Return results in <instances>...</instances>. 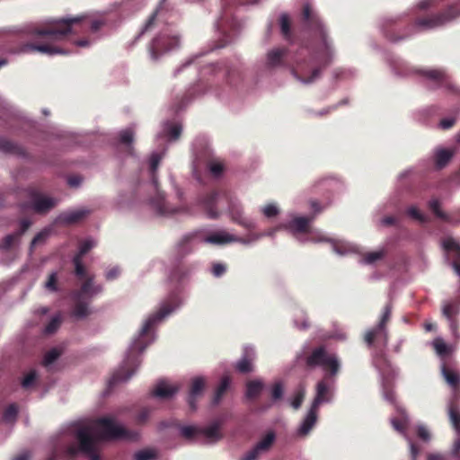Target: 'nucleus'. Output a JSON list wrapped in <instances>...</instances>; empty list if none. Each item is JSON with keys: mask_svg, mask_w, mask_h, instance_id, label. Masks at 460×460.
<instances>
[{"mask_svg": "<svg viewBox=\"0 0 460 460\" xmlns=\"http://www.w3.org/2000/svg\"><path fill=\"white\" fill-rule=\"evenodd\" d=\"M442 314L447 319L456 318L460 314V303L449 302L444 304L442 307Z\"/></svg>", "mask_w": 460, "mask_h": 460, "instance_id": "c9c22d12", "label": "nucleus"}, {"mask_svg": "<svg viewBox=\"0 0 460 460\" xmlns=\"http://www.w3.org/2000/svg\"><path fill=\"white\" fill-rule=\"evenodd\" d=\"M417 434L419 438L425 442H429L431 438L429 430L424 425L417 426Z\"/></svg>", "mask_w": 460, "mask_h": 460, "instance_id": "e2e57ef3", "label": "nucleus"}, {"mask_svg": "<svg viewBox=\"0 0 460 460\" xmlns=\"http://www.w3.org/2000/svg\"><path fill=\"white\" fill-rule=\"evenodd\" d=\"M401 205L400 193L395 191L387 199L385 208L390 209H399Z\"/></svg>", "mask_w": 460, "mask_h": 460, "instance_id": "8fccbe9b", "label": "nucleus"}, {"mask_svg": "<svg viewBox=\"0 0 460 460\" xmlns=\"http://www.w3.org/2000/svg\"><path fill=\"white\" fill-rule=\"evenodd\" d=\"M102 291V287L101 285H93V277H89L81 285L80 289L74 293L73 297H79L84 299V297L92 298L93 296L101 293Z\"/></svg>", "mask_w": 460, "mask_h": 460, "instance_id": "2eb2a0df", "label": "nucleus"}, {"mask_svg": "<svg viewBox=\"0 0 460 460\" xmlns=\"http://www.w3.org/2000/svg\"><path fill=\"white\" fill-rule=\"evenodd\" d=\"M387 253V249L385 245L380 246L378 249L367 252L361 260L363 264L372 265L378 261L385 258Z\"/></svg>", "mask_w": 460, "mask_h": 460, "instance_id": "393cba45", "label": "nucleus"}, {"mask_svg": "<svg viewBox=\"0 0 460 460\" xmlns=\"http://www.w3.org/2000/svg\"><path fill=\"white\" fill-rule=\"evenodd\" d=\"M180 45V39L176 35H170L166 32H160L155 37L148 46L150 57L157 61L160 57L169 51L177 49Z\"/></svg>", "mask_w": 460, "mask_h": 460, "instance_id": "1a4fd4ad", "label": "nucleus"}, {"mask_svg": "<svg viewBox=\"0 0 460 460\" xmlns=\"http://www.w3.org/2000/svg\"><path fill=\"white\" fill-rule=\"evenodd\" d=\"M429 207L438 217H439L448 223L457 224L460 222V210L458 211L457 217H451V216L444 213L443 211H441L439 201L437 199H433L429 200Z\"/></svg>", "mask_w": 460, "mask_h": 460, "instance_id": "4be33fe9", "label": "nucleus"}, {"mask_svg": "<svg viewBox=\"0 0 460 460\" xmlns=\"http://www.w3.org/2000/svg\"><path fill=\"white\" fill-rule=\"evenodd\" d=\"M454 155L452 150L440 148L435 152L434 160L438 169L444 168Z\"/></svg>", "mask_w": 460, "mask_h": 460, "instance_id": "b1692460", "label": "nucleus"}, {"mask_svg": "<svg viewBox=\"0 0 460 460\" xmlns=\"http://www.w3.org/2000/svg\"><path fill=\"white\" fill-rule=\"evenodd\" d=\"M77 25L82 30L88 26L92 32H97L105 25V21L91 19L89 15L83 14L56 21L46 27L34 28L31 33L36 37V40L23 44L21 51L23 53L40 52L49 56L66 54L67 52L58 47L57 42L66 40L69 34L75 32V28Z\"/></svg>", "mask_w": 460, "mask_h": 460, "instance_id": "20e7f679", "label": "nucleus"}, {"mask_svg": "<svg viewBox=\"0 0 460 460\" xmlns=\"http://www.w3.org/2000/svg\"><path fill=\"white\" fill-rule=\"evenodd\" d=\"M288 53L286 48H277L267 53L266 66L269 68H276L285 66V58Z\"/></svg>", "mask_w": 460, "mask_h": 460, "instance_id": "dca6fc26", "label": "nucleus"}, {"mask_svg": "<svg viewBox=\"0 0 460 460\" xmlns=\"http://www.w3.org/2000/svg\"><path fill=\"white\" fill-rule=\"evenodd\" d=\"M217 200V193L211 192L206 196L203 200L206 213L209 218L215 219L218 217V212L215 208Z\"/></svg>", "mask_w": 460, "mask_h": 460, "instance_id": "cd10ccee", "label": "nucleus"}, {"mask_svg": "<svg viewBox=\"0 0 460 460\" xmlns=\"http://www.w3.org/2000/svg\"><path fill=\"white\" fill-rule=\"evenodd\" d=\"M73 264L75 266V274L79 279L86 278V269L83 264V260L79 258H73Z\"/></svg>", "mask_w": 460, "mask_h": 460, "instance_id": "864d4df0", "label": "nucleus"}, {"mask_svg": "<svg viewBox=\"0 0 460 460\" xmlns=\"http://www.w3.org/2000/svg\"><path fill=\"white\" fill-rule=\"evenodd\" d=\"M406 214L412 219L417 220L420 223L427 222L428 218L427 217L420 211V209L417 208V206H410L406 209Z\"/></svg>", "mask_w": 460, "mask_h": 460, "instance_id": "a18cd8bd", "label": "nucleus"}, {"mask_svg": "<svg viewBox=\"0 0 460 460\" xmlns=\"http://www.w3.org/2000/svg\"><path fill=\"white\" fill-rule=\"evenodd\" d=\"M91 213L92 210L89 208H80L76 210L65 211L60 213L57 217L55 222L58 225H75L87 217Z\"/></svg>", "mask_w": 460, "mask_h": 460, "instance_id": "4468645a", "label": "nucleus"}, {"mask_svg": "<svg viewBox=\"0 0 460 460\" xmlns=\"http://www.w3.org/2000/svg\"><path fill=\"white\" fill-rule=\"evenodd\" d=\"M77 444H70L66 449L67 456L74 458L84 453L90 460H100L97 442L101 439L131 438V434L123 427L118 426L111 418L103 417L94 421V428H80L75 434Z\"/></svg>", "mask_w": 460, "mask_h": 460, "instance_id": "39448f33", "label": "nucleus"}, {"mask_svg": "<svg viewBox=\"0 0 460 460\" xmlns=\"http://www.w3.org/2000/svg\"><path fill=\"white\" fill-rule=\"evenodd\" d=\"M314 219L312 217H296L286 226L293 233L306 234L310 230V223Z\"/></svg>", "mask_w": 460, "mask_h": 460, "instance_id": "a211bd4d", "label": "nucleus"}, {"mask_svg": "<svg viewBox=\"0 0 460 460\" xmlns=\"http://www.w3.org/2000/svg\"><path fill=\"white\" fill-rule=\"evenodd\" d=\"M18 415V406L16 403H11L3 413L4 422H14Z\"/></svg>", "mask_w": 460, "mask_h": 460, "instance_id": "79ce46f5", "label": "nucleus"}, {"mask_svg": "<svg viewBox=\"0 0 460 460\" xmlns=\"http://www.w3.org/2000/svg\"><path fill=\"white\" fill-rule=\"evenodd\" d=\"M460 18V0H418L412 9L386 15L377 22L380 33L397 43L424 31L435 30Z\"/></svg>", "mask_w": 460, "mask_h": 460, "instance_id": "f257e3e1", "label": "nucleus"}, {"mask_svg": "<svg viewBox=\"0 0 460 460\" xmlns=\"http://www.w3.org/2000/svg\"><path fill=\"white\" fill-rule=\"evenodd\" d=\"M441 247L447 261L453 268L455 273L460 277V242L452 236H446L441 241Z\"/></svg>", "mask_w": 460, "mask_h": 460, "instance_id": "9b49d317", "label": "nucleus"}, {"mask_svg": "<svg viewBox=\"0 0 460 460\" xmlns=\"http://www.w3.org/2000/svg\"><path fill=\"white\" fill-rule=\"evenodd\" d=\"M318 418V409L310 407L306 416L303 420L298 430L297 435L305 437L310 433L314 427Z\"/></svg>", "mask_w": 460, "mask_h": 460, "instance_id": "6ab92c4d", "label": "nucleus"}, {"mask_svg": "<svg viewBox=\"0 0 460 460\" xmlns=\"http://www.w3.org/2000/svg\"><path fill=\"white\" fill-rule=\"evenodd\" d=\"M333 375L325 374L323 378L316 385V394L312 402L314 408L319 409L323 402H328L331 399V379Z\"/></svg>", "mask_w": 460, "mask_h": 460, "instance_id": "ddd939ff", "label": "nucleus"}, {"mask_svg": "<svg viewBox=\"0 0 460 460\" xmlns=\"http://www.w3.org/2000/svg\"><path fill=\"white\" fill-rule=\"evenodd\" d=\"M155 454L153 451L145 449L140 450L135 454V460H151L155 458Z\"/></svg>", "mask_w": 460, "mask_h": 460, "instance_id": "0e129e2a", "label": "nucleus"}, {"mask_svg": "<svg viewBox=\"0 0 460 460\" xmlns=\"http://www.w3.org/2000/svg\"><path fill=\"white\" fill-rule=\"evenodd\" d=\"M37 379V374L34 370L29 372L22 381V386L24 389L31 387Z\"/></svg>", "mask_w": 460, "mask_h": 460, "instance_id": "13d9d810", "label": "nucleus"}, {"mask_svg": "<svg viewBox=\"0 0 460 460\" xmlns=\"http://www.w3.org/2000/svg\"><path fill=\"white\" fill-rule=\"evenodd\" d=\"M0 151L6 154H22V148L21 146L3 137H0Z\"/></svg>", "mask_w": 460, "mask_h": 460, "instance_id": "473e14b6", "label": "nucleus"}, {"mask_svg": "<svg viewBox=\"0 0 460 460\" xmlns=\"http://www.w3.org/2000/svg\"><path fill=\"white\" fill-rule=\"evenodd\" d=\"M120 270L119 267H112L109 269L105 273V278L108 281H111L119 278Z\"/></svg>", "mask_w": 460, "mask_h": 460, "instance_id": "69168bd1", "label": "nucleus"}, {"mask_svg": "<svg viewBox=\"0 0 460 460\" xmlns=\"http://www.w3.org/2000/svg\"><path fill=\"white\" fill-rule=\"evenodd\" d=\"M94 246V243L91 240L84 241L79 247V252L74 256V258H79L83 260V257Z\"/></svg>", "mask_w": 460, "mask_h": 460, "instance_id": "6e6d98bb", "label": "nucleus"}, {"mask_svg": "<svg viewBox=\"0 0 460 460\" xmlns=\"http://www.w3.org/2000/svg\"><path fill=\"white\" fill-rule=\"evenodd\" d=\"M239 241L240 239L238 237L230 234L226 231L215 232L205 237V242L219 245Z\"/></svg>", "mask_w": 460, "mask_h": 460, "instance_id": "aec40b11", "label": "nucleus"}, {"mask_svg": "<svg viewBox=\"0 0 460 460\" xmlns=\"http://www.w3.org/2000/svg\"><path fill=\"white\" fill-rule=\"evenodd\" d=\"M432 345H433V348H434L436 353L439 357H444V356L447 355L449 352L447 345L445 343L444 340L440 337L436 338L432 341Z\"/></svg>", "mask_w": 460, "mask_h": 460, "instance_id": "c03bdc74", "label": "nucleus"}, {"mask_svg": "<svg viewBox=\"0 0 460 460\" xmlns=\"http://www.w3.org/2000/svg\"><path fill=\"white\" fill-rule=\"evenodd\" d=\"M276 440L274 431H269L267 434L253 447L261 455L270 451Z\"/></svg>", "mask_w": 460, "mask_h": 460, "instance_id": "5701e85b", "label": "nucleus"}, {"mask_svg": "<svg viewBox=\"0 0 460 460\" xmlns=\"http://www.w3.org/2000/svg\"><path fill=\"white\" fill-rule=\"evenodd\" d=\"M204 387L205 380L202 377H196L192 380L188 398V403L191 411H196V402L202 395Z\"/></svg>", "mask_w": 460, "mask_h": 460, "instance_id": "f3484780", "label": "nucleus"}, {"mask_svg": "<svg viewBox=\"0 0 460 460\" xmlns=\"http://www.w3.org/2000/svg\"><path fill=\"white\" fill-rule=\"evenodd\" d=\"M212 72L217 78H222L230 86L237 84L242 80L239 67L227 62L217 63L213 66Z\"/></svg>", "mask_w": 460, "mask_h": 460, "instance_id": "f8f14e48", "label": "nucleus"}, {"mask_svg": "<svg viewBox=\"0 0 460 460\" xmlns=\"http://www.w3.org/2000/svg\"><path fill=\"white\" fill-rule=\"evenodd\" d=\"M230 383H231V378L227 376H224L221 379V382H220L219 385L217 386V388L215 392V394L213 396V399H212V403L214 405H217L221 402L223 396L226 394V391L229 388Z\"/></svg>", "mask_w": 460, "mask_h": 460, "instance_id": "7c9ffc66", "label": "nucleus"}, {"mask_svg": "<svg viewBox=\"0 0 460 460\" xmlns=\"http://www.w3.org/2000/svg\"><path fill=\"white\" fill-rule=\"evenodd\" d=\"M220 424L213 423L207 428H201V435L211 441H217L222 438L220 433Z\"/></svg>", "mask_w": 460, "mask_h": 460, "instance_id": "2f4dec72", "label": "nucleus"}, {"mask_svg": "<svg viewBox=\"0 0 460 460\" xmlns=\"http://www.w3.org/2000/svg\"><path fill=\"white\" fill-rule=\"evenodd\" d=\"M264 384L261 380H252L246 383L245 396L249 400L257 398L262 392Z\"/></svg>", "mask_w": 460, "mask_h": 460, "instance_id": "a878e982", "label": "nucleus"}, {"mask_svg": "<svg viewBox=\"0 0 460 460\" xmlns=\"http://www.w3.org/2000/svg\"><path fill=\"white\" fill-rule=\"evenodd\" d=\"M230 214L232 217V220L235 223L239 224L240 226H243L246 228H252V223L249 219L245 218L243 215V211L241 208H232L230 210Z\"/></svg>", "mask_w": 460, "mask_h": 460, "instance_id": "e433bc0d", "label": "nucleus"}, {"mask_svg": "<svg viewBox=\"0 0 460 460\" xmlns=\"http://www.w3.org/2000/svg\"><path fill=\"white\" fill-rule=\"evenodd\" d=\"M448 417L456 433L460 434V407L450 403L448 405Z\"/></svg>", "mask_w": 460, "mask_h": 460, "instance_id": "c756f323", "label": "nucleus"}, {"mask_svg": "<svg viewBox=\"0 0 460 460\" xmlns=\"http://www.w3.org/2000/svg\"><path fill=\"white\" fill-rule=\"evenodd\" d=\"M436 111L435 106H427L412 112V118L418 122H425L427 119L432 116Z\"/></svg>", "mask_w": 460, "mask_h": 460, "instance_id": "f704fd0d", "label": "nucleus"}, {"mask_svg": "<svg viewBox=\"0 0 460 460\" xmlns=\"http://www.w3.org/2000/svg\"><path fill=\"white\" fill-rule=\"evenodd\" d=\"M27 194L30 201L22 204L23 208H31L38 214H46L55 208L58 200L54 198L44 196L34 187L27 189Z\"/></svg>", "mask_w": 460, "mask_h": 460, "instance_id": "9d476101", "label": "nucleus"}, {"mask_svg": "<svg viewBox=\"0 0 460 460\" xmlns=\"http://www.w3.org/2000/svg\"><path fill=\"white\" fill-rule=\"evenodd\" d=\"M384 58L396 76L407 77L413 74H418L420 75L422 84L428 89L445 88L453 92L458 91L451 82L450 77L442 69L428 68L417 70L405 60L392 53H385Z\"/></svg>", "mask_w": 460, "mask_h": 460, "instance_id": "0eeeda50", "label": "nucleus"}, {"mask_svg": "<svg viewBox=\"0 0 460 460\" xmlns=\"http://www.w3.org/2000/svg\"><path fill=\"white\" fill-rule=\"evenodd\" d=\"M236 370L242 374H248L252 372V358H249L248 357H243L236 363Z\"/></svg>", "mask_w": 460, "mask_h": 460, "instance_id": "a19ab883", "label": "nucleus"}, {"mask_svg": "<svg viewBox=\"0 0 460 460\" xmlns=\"http://www.w3.org/2000/svg\"><path fill=\"white\" fill-rule=\"evenodd\" d=\"M301 22L314 33L317 42L313 47L312 58L297 62L292 66L291 73L298 81L311 84L318 79L322 70L332 63L334 54L323 22L309 3L303 5Z\"/></svg>", "mask_w": 460, "mask_h": 460, "instance_id": "7ed1b4c3", "label": "nucleus"}, {"mask_svg": "<svg viewBox=\"0 0 460 460\" xmlns=\"http://www.w3.org/2000/svg\"><path fill=\"white\" fill-rule=\"evenodd\" d=\"M305 365L309 368L321 367L325 374L336 375L340 369V364L333 354L326 351L323 346L315 348L305 358Z\"/></svg>", "mask_w": 460, "mask_h": 460, "instance_id": "6e6552de", "label": "nucleus"}, {"mask_svg": "<svg viewBox=\"0 0 460 460\" xmlns=\"http://www.w3.org/2000/svg\"><path fill=\"white\" fill-rule=\"evenodd\" d=\"M279 22L280 26V32L283 38L286 40L290 41L292 40V31L289 15L286 13H281L279 19Z\"/></svg>", "mask_w": 460, "mask_h": 460, "instance_id": "c85d7f7f", "label": "nucleus"}, {"mask_svg": "<svg viewBox=\"0 0 460 460\" xmlns=\"http://www.w3.org/2000/svg\"><path fill=\"white\" fill-rule=\"evenodd\" d=\"M305 394H306V390H305V385L300 384L298 385L297 389L296 390L293 399L291 401V406L295 410H297L301 407V405L304 402V399L305 397Z\"/></svg>", "mask_w": 460, "mask_h": 460, "instance_id": "4c0bfd02", "label": "nucleus"}, {"mask_svg": "<svg viewBox=\"0 0 460 460\" xmlns=\"http://www.w3.org/2000/svg\"><path fill=\"white\" fill-rule=\"evenodd\" d=\"M61 353V350L58 349V348H53L49 349L44 356L43 365L45 367H49L60 357Z\"/></svg>", "mask_w": 460, "mask_h": 460, "instance_id": "de8ad7c7", "label": "nucleus"}, {"mask_svg": "<svg viewBox=\"0 0 460 460\" xmlns=\"http://www.w3.org/2000/svg\"><path fill=\"white\" fill-rule=\"evenodd\" d=\"M154 206L155 207L157 212L161 215H166L172 212L167 208V204L164 199L161 196H158L157 199L154 201Z\"/></svg>", "mask_w": 460, "mask_h": 460, "instance_id": "5fc2aeb1", "label": "nucleus"}, {"mask_svg": "<svg viewBox=\"0 0 460 460\" xmlns=\"http://www.w3.org/2000/svg\"><path fill=\"white\" fill-rule=\"evenodd\" d=\"M190 273V269L183 264L177 265L171 273L172 280L181 281Z\"/></svg>", "mask_w": 460, "mask_h": 460, "instance_id": "ea45409f", "label": "nucleus"}, {"mask_svg": "<svg viewBox=\"0 0 460 460\" xmlns=\"http://www.w3.org/2000/svg\"><path fill=\"white\" fill-rule=\"evenodd\" d=\"M262 213L265 217L270 218L278 216L279 210L278 207L274 204H268L262 208Z\"/></svg>", "mask_w": 460, "mask_h": 460, "instance_id": "680f3d73", "label": "nucleus"}, {"mask_svg": "<svg viewBox=\"0 0 460 460\" xmlns=\"http://www.w3.org/2000/svg\"><path fill=\"white\" fill-rule=\"evenodd\" d=\"M284 394V387L281 382H276L270 389V396L273 402L281 400Z\"/></svg>", "mask_w": 460, "mask_h": 460, "instance_id": "3c124183", "label": "nucleus"}, {"mask_svg": "<svg viewBox=\"0 0 460 460\" xmlns=\"http://www.w3.org/2000/svg\"><path fill=\"white\" fill-rule=\"evenodd\" d=\"M456 121V119L453 116L446 117L442 119L438 123V128L443 130L451 128Z\"/></svg>", "mask_w": 460, "mask_h": 460, "instance_id": "052dcab7", "label": "nucleus"}, {"mask_svg": "<svg viewBox=\"0 0 460 460\" xmlns=\"http://www.w3.org/2000/svg\"><path fill=\"white\" fill-rule=\"evenodd\" d=\"M441 374L445 378L446 382L454 389H456L460 383L459 375L446 367L445 365L441 367Z\"/></svg>", "mask_w": 460, "mask_h": 460, "instance_id": "72a5a7b5", "label": "nucleus"}, {"mask_svg": "<svg viewBox=\"0 0 460 460\" xmlns=\"http://www.w3.org/2000/svg\"><path fill=\"white\" fill-rule=\"evenodd\" d=\"M75 305L73 308V314L79 319L84 318L91 314L89 309V303L84 301V298L74 297Z\"/></svg>", "mask_w": 460, "mask_h": 460, "instance_id": "bb28decb", "label": "nucleus"}, {"mask_svg": "<svg viewBox=\"0 0 460 460\" xmlns=\"http://www.w3.org/2000/svg\"><path fill=\"white\" fill-rule=\"evenodd\" d=\"M391 314L392 305L388 304L384 307L378 323L367 332L365 341L368 346L376 344L381 347L380 351L373 354L372 362L378 372L382 396L385 402L394 406L396 416L391 418V425L396 431L403 435L409 443L411 460H416L419 455V448L405 433V429L410 423V418L405 410L396 402L394 382L398 376V368L390 362L384 351V349L388 344V331L385 325L390 320Z\"/></svg>", "mask_w": 460, "mask_h": 460, "instance_id": "f03ea898", "label": "nucleus"}, {"mask_svg": "<svg viewBox=\"0 0 460 460\" xmlns=\"http://www.w3.org/2000/svg\"><path fill=\"white\" fill-rule=\"evenodd\" d=\"M134 132L130 128L121 130L119 134V139L121 144L129 145L133 142Z\"/></svg>", "mask_w": 460, "mask_h": 460, "instance_id": "4d7b16f0", "label": "nucleus"}, {"mask_svg": "<svg viewBox=\"0 0 460 460\" xmlns=\"http://www.w3.org/2000/svg\"><path fill=\"white\" fill-rule=\"evenodd\" d=\"M261 455L252 447L240 460H259Z\"/></svg>", "mask_w": 460, "mask_h": 460, "instance_id": "774afa93", "label": "nucleus"}, {"mask_svg": "<svg viewBox=\"0 0 460 460\" xmlns=\"http://www.w3.org/2000/svg\"><path fill=\"white\" fill-rule=\"evenodd\" d=\"M178 391L177 386L169 385L164 381H160L152 391V395L163 399L171 398Z\"/></svg>", "mask_w": 460, "mask_h": 460, "instance_id": "412c9836", "label": "nucleus"}, {"mask_svg": "<svg viewBox=\"0 0 460 460\" xmlns=\"http://www.w3.org/2000/svg\"><path fill=\"white\" fill-rule=\"evenodd\" d=\"M19 239L20 238L15 233L7 234L3 238L2 243H0V250H10L13 245L19 241Z\"/></svg>", "mask_w": 460, "mask_h": 460, "instance_id": "09e8293b", "label": "nucleus"}, {"mask_svg": "<svg viewBox=\"0 0 460 460\" xmlns=\"http://www.w3.org/2000/svg\"><path fill=\"white\" fill-rule=\"evenodd\" d=\"M175 307L176 304L174 299H170L163 303L159 310L147 318L141 328L138 337L133 341L130 348L128 349L127 358L123 361L122 365L110 378V388H112L119 382L128 381L134 375L141 363L139 354L150 344V341H148L146 338L147 334L157 322L162 321L164 317L169 315Z\"/></svg>", "mask_w": 460, "mask_h": 460, "instance_id": "423d86ee", "label": "nucleus"}, {"mask_svg": "<svg viewBox=\"0 0 460 460\" xmlns=\"http://www.w3.org/2000/svg\"><path fill=\"white\" fill-rule=\"evenodd\" d=\"M46 288L52 291V292H56L58 291V276H57V273L53 272L51 273L49 276V279L46 282V285H45Z\"/></svg>", "mask_w": 460, "mask_h": 460, "instance_id": "bf43d9fd", "label": "nucleus"}, {"mask_svg": "<svg viewBox=\"0 0 460 460\" xmlns=\"http://www.w3.org/2000/svg\"><path fill=\"white\" fill-rule=\"evenodd\" d=\"M207 167L210 173L216 178L220 177L225 172V164L217 159L209 160L207 164Z\"/></svg>", "mask_w": 460, "mask_h": 460, "instance_id": "58836bf2", "label": "nucleus"}, {"mask_svg": "<svg viewBox=\"0 0 460 460\" xmlns=\"http://www.w3.org/2000/svg\"><path fill=\"white\" fill-rule=\"evenodd\" d=\"M161 161V156L158 154H153L150 158V172H151V178L152 181L155 184V186H157V176H156V170L159 166Z\"/></svg>", "mask_w": 460, "mask_h": 460, "instance_id": "37998d69", "label": "nucleus"}, {"mask_svg": "<svg viewBox=\"0 0 460 460\" xmlns=\"http://www.w3.org/2000/svg\"><path fill=\"white\" fill-rule=\"evenodd\" d=\"M181 433L185 438L192 439L201 435V428L195 426H183L181 429Z\"/></svg>", "mask_w": 460, "mask_h": 460, "instance_id": "49530a36", "label": "nucleus"}, {"mask_svg": "<svg viewBox=\"0 0 460 460\" xmlns=\"http://www.w3.org/2000/svg\"><path fill=\"white\" fill-rule=\"evenodd\" d=\"M61 317L57 315L54 316L45 327L46 334H52L56 332L61 325Z\"/></svg>", "mask_w": 460, "mask_h": 460, "instance_id": "603ef678", "label": "nucleus"}, {"mask_svg": "<svg viewBox=\"0 0 460 460\" xmlns=\"http://www.w3.org/2000/svg\"><path fill=\"white\" fill-rule=\"evenodd\" d=\"M181 133V127L180 125H172L168 131L171 139L177 140Z\"/></svg>", "mask_w": 460, "mask_h": 460, "instance_id": "338daca9", "label": "nucleus"}]
</instances>
